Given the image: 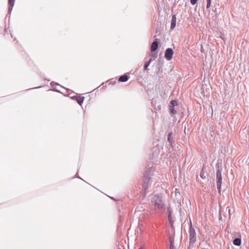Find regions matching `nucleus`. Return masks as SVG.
Masks as SVG:
<instances>
[{"instance_id": "nucleus-1", "label": "nucleus", "mask_w": 249, "mask_h": 249, "mask_svg": "<svg viewBox=\"0 0 249 249\" xmlns=\"http://www.w3.org/2000/svg\"><path fill=\"white\" fill-rule=\"evenodd\" d=\"M151 203L156 210H160L164 207L162 197L159 195H154L152 196Z\"/></svg>"}, {"instance_id": "nucleus-2", "label": "nucleus", "mask_w": 249, "mask_h": 249, "mask_svg": "<svg viewBox=\"0 0 249 249\" xmlns=\"http://www.w3.org/2000/svg\"><path fill=\"white\" fill-rule=\"evenodd\" d=\"M222 174L221 171L220 169H218L216 171V183L217 188L218 189L219 193H220L221 187L222 184Z\"/></svg>"}, {"instance_id": "nucleus-3", "label": "nucleus", "mask_w": 249, "mask_h": 249, "mask_svg": "<svg viewBox=\"0 0 249 249\" xmlns=\"http://www.w3.org/2000/svg\"><path fill=\"white\" fill-rule=\"evenodd\" d=\"M190 242L194 244L196 241V232L194 229L191 226L189 231Z\"/></svg>"}, {"instance_id": "nucleus-4", "label": "nucleus", "mask_w": 249, "mask_h": 249, "mask_svg": "<svg viewBox=\"0 0 249 249\" xmlns=\"http://www.w3.org/2000/svg\"><path fill=\"white\" fill-rule=\"evenodd\" d=\"M150 183V178L148 174H144L143 178V188L145 190L148 188L149 184Z\"/></svg>"}, {"instance_id": "nucleus-5", "label": "nucleus", "mask_w": 249, "mask_h": 249, "mask_svg": "<svg viewBox=\"0 0 249 249\" xmlns=\"http://www.w3.org/2000/svg\"><path fill=\"white\" fill-rule=\"evenodd\" d=\"M173 54L174 52L172 49L168 48L165 51V58L168 60H170L173 57Z\"/></svg>"}, {"instance_id": "nucleus-6", "label": "nucleus", "mask_w": 249, "mask_h": 249, "mask_svg": "<svg viewBox=\"0 0 249 249\" xmlns=\"http://www.w3.org/2000/svg\"><path fill=\"white\" fill-rule=\"evenodd\" d=\"M176 20L177 18L176 15H173L172 18L171 23V29L173 30L175 27L176 24Z\"/></svg>"}, {"instance_id": "nucleus-7", "label": "nucleus", "mask_w": 249, "mask_h": 249, "mask_svg": "<svg viewBox=\"0 0 249 249\" xmlns=\"http://www.w3.org/2000/svg\"><path fill=\"white\" fill-rule=\"evenodd\" d=\"M167 211H168V220L170 222L171 225L172 226L173 223H174V221L173 219V218L172 216V212L170 208H168Z\"/></svg>"}, {"instance_id": "nucleus-8", "label": "nucleus", "mask_w": 249, "mask_h": 249, "mask_svg": "<svg viewBox=\"0 0 249 249\" xmlns=\"http://www.w3.org/2000/svg\"><path fill=\"white\" fill-rule=\"evenodd\" d=\"M158 45H159V43L157 41H154L152 43L151 46V51L152 52L155 51L158 47Z\"/></svg>"}, {"instance_id": "nucleus-9", "label": "nucleus", "mask_w": 249, "mask_h": 249, "mask_svg": "<svg viewBox=\"0 0 249 249\" xmlns=\"http://www.w3.org/2000/svg\"><path fill=\"white\" fill-rule=\"evenodd\" d=\"M74 99L76 100L77 103L80 105H81L84 101V97H80V96H75L74 97Z\"/></svg>"}, {"instance_id": "nucleus-10", "label": "nucleus", "mask_w": 249, "mask_h": 249, "mask_svg": "<svg viewBox=\"0 0 249 249\" xmlns=\"http://www.w3.org/2000/svg\"><path fill=\"white\" fill-rule=\"evenodd\" d=\"M128 79V76L126 74L122 75L119 79V81L120 82H126Z\"/></svg>"}, {"instance_id": "nucleus-11", "label": "nucleus", "mask_w": 249, "mask_h": 249, "mask_svg": "<svg viewBox=\"0 0 249 249\" xmlns=\"http://www.w3.org/2000/svg\"><path fill=\"white\" fill-rule=\"evenodd\" d=\"M233 243L236 246H240L241 244V240L239 238H236L233 240Z\"/></svg>"}, {"instance_id": "nucleus-12", "label": "nucleus", "mask_w": 249, "mask_h": 249, "mask_svg": "<svg viewBox=\"0 0 249 249\" xmlns=\"http://www.w3.org/2000/svg\"><path fill=\"white\" fill-rule=\"evenodd\" d=\"M170 104L171 105L170 106H172V107H174L178 105V102L176 100L171 101Z\"/></svg>"}, {"instance_id": "nucleus-13", "label": "nucleus", "mask_w": 249, "mask_h": 249, "mask_svg": "<svg viewBox=\"0 0 249 249\" xmlns=\"http://www.w3.org/2000/svg\"><path fill=\"white\" fill-rule=\"evenodd\" d=\"M170 112L173 114H176L177 113V111L174 109V107L170 106Z\"/></svg>"}, {"instance_id": "nucleus-14", "label": "nucleus", "mask_w": 249, "mask_h": 249, "mask_svg": "<svg viewBox=\"0 0 249 249\" xmlns=\"http://www.w3.org/2000/svg\"><path fill=\"white\" fill-rule=\"evenodd\" d=\"M14 1H9V9L11 10L14 5Z\"/></svg>"}, {"instance_id": "nucleus-15", "label": "nucleus", "mask_w": 249, "mask_h": 249, "mask_svg": "<svg viewBox=\"0 0 249 249\" xmlns=\"http://www.w3.org/2000/svg\"><path fill=\"white\" fill-rule=\"evenodd\" d=\"M172 135V132H170L169 134H168V141L170 142H172V138H171V136Z\"/></svg>"}, {"instance_id": "nucleus-16", "label": "nucleus", "mask_w": 249, "mask_h": 249, "mask_svg": "<svg viewBox=\"0 0 249 249\" xmlns=\"http://www.w3.org/2000/svg\"><path fill=\"white\" fill-rule=\"evenodd\" d=\"M151 56L153 58V59H155L157 57V54L155 53H151Z\"/></svg>"}, {"instance_id": "nucleus-17", "label": "nucleus", "mask_w": 249, "mask_h": 249, "mask_svg": "<svg viewBox=\"0 0 249 249\" xmlns=\"http://www.w3.org/2000/svg\"><path fill=\"white\" fill-rule=\"evenodd\" d=\"M200 177L203 178V179H204L205 178V176H204V173H200Z\"/></svg>"}, {"instance_id": "nucleus-18", "label": "nucleus", "mask_w": 249, "mask_h": 249, "mask_svg": "<svg viewBox=\"0 0 249 249\" xmlns=\"http://www.w3.org/2000/svg\"><path fill=\"white\" fill-rule=\"evenodd\" d=\"M210 5H211V1H208L207 4V8H208L210 6Z\"/></svg>"}, {"instance_id": "nucleus-19", "label": "nucleus", "mask_w": 249, "mask_h": 249, "mask_svg": "<svg viewBox=\"0 0 249 249\" xmlns=\"http://www.w3.org/2000/svg\"><path fill=\"white\" fill-rule=\"evenodd\" d=\"M152 61V58H150L149 61L146 63V64H148V66H149L150 64L151 63V61Z\"/></svg>"}, {"instance_id": "nucleus-20", "label": "nucleus", "mask_w": 249, "mask_h": 249, "mask_svg": "<svg viewBox=\"0 0 249 249\" xmlns=\"http://www.w3.org/2000/svg\"><path fill=\"white\" fill-rule=\"evenodd\" d=\"M148 64H145V65H144V69L145 70H147V68H148Z\"/></svg>"}, {"instance_id": "nucleus-21", "label": "nucleus", "mask_w": 249, "mask_h": 249, "mask_svg": "<svg viewBox=\"0 0 249 249\" xmlns=\"http://www.w3.org/2000/svg\"><path fill=\"white\" fill-rule=\"evenodd\" d=\"M197 1H191V3L193 4V5H195L196 2Z\"/></svg>"}, {"instance_id": "nucleus-22", "label": "nucleus", "mask_w": 249, "mask_h": 249, "mask_svg": "<svg viewBox=\"0 0 249 249\" xmlns=\"http://www.w3.org/2000/svg\"><path fill=\"white\" fill-rule=\"evenodd\" d=\"M158 109L159 110H160V106H158Z\"/></svg>"}, {"instance_id": "nucleus-23", "label": "nucleus", "mask_w": 249, "mask_h": 249, "mask_svg": "<svg viewBox=\"0 0 249 249\" xmlns=\"http://www.w3.org/2000/svg\"><path fill=\"white\" fill-rule=\"evenodd\" d=\"M139 249H144L142 247H141L140 248H139Z\"/></svg>"}]
</instances>
